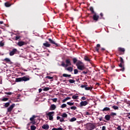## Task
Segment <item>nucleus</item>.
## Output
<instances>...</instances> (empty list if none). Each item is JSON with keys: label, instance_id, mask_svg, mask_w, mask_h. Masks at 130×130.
<instances>
[{"label": "nucleus", "instance_id": "a878e982", "mask_svg": "<svg viewBox=\"0 0 130 130\" xmlns=\"http://www.w3.org/2000/svg\"><path fill=\"white\" fill-rule=\"evenodd\" d=\"M67 104L69 105V106H73L74 103H71V102H68Z\"/></svg>", "mask_w": 130, "mask_h": 130}, {"label": "nucleus", "instance_id": "4468645a", "mask_svg": "<svg viewBox=\"0 0 130 130\" xmlns=\"http://www.w3.org/2000/svg\"><path fill=\"white\" fill-rule=\"evenodd\" d=\"M42 128L47 130L49 128V125L48 124H44L43 126H42Z\"/></svg>", "mask_w": 130, "mask_h": 130}, {"label": "nucleus", "instance_id": "dca6fc26", "mask_svg": "<svg viewBox=\"0 0 130 130\" xmlns=\"http://www.w3.org/2000/svg\"><path fill=\"white\" fill-rule=\"evenodd\" d=\"M56 108V106L55 105H51L50 107L51 110H54Z\"/></svg>", "mask_w": 130, "mask_h": 130}, {"label": "nucleus", "instance_id": "f03ea898", "mask_svg": "<svg viewBox=\"0 0 130 130\" xmlns=\"http://www.w3.org/2000/svg\"><path fill=\"white\" fill-rule=\"evenodd\" d=\"M29 78L26 77V76H23V77L15 78V82H27V81H29Z\"/></svg>", "mask_w": 130, "mask_h": 130}, {"label": "nucleus", "instance_id": "473e14b6", "mask_svg": "<svg viewBox=\"0 0 130 130\" xmlns=\"http://www.w3.org/2000/svg\"><path fill=\"white\" fill-rule=\"evenodd\" d=\"M89 10L91 11V12L92 13V14H94L95 13V12L93 10V7H90L89 8Z\"/></svg>", "mask_w": 130, "mask_h": 130}, {"label": "nucleus", "instance_id": "4be33fe9", "mask_svg": "<svg viewBox=\"0 0 130 130\" xmlns=\"http://www.w3.org/2000/svg\"><path fill=\"white\" fill-rule=\"evenodd\" d=\"M71 74H62V77H71Z\"/></svg>", "mask_w": 130, "mask_h": 130}, {"label": "nucleus", "instance_id": "cd10ccee", "mask_svg": "<svg viewBox=\"0 0 130 130\" xmlns=\"http://www.w3.org/2000/svg\"><path fill=\"white\" fill-rule=\"evenodd\" d=\"M61 116L62 118H67L68 117V114L66 113H62L61 115Z\"/></svg>", "mask_w": 130, "mask_h": 130}, {"label": "nucleus", "instance_id": "412c9836", "mask_svg": "<svg viewBox=\"0 0 130 130\" xmlns=\"http://www.w3.org/2000/svg\"><path fill=\"white\" fill-rule=\"evenodd\" d=\"M110 110V108H108V107H105L104 108L102 111H109Z\"/></svg>", "mask_w": 130, "mask_h": 130}, {"label": "nucleus", "instance_id": "b1692460", "mask_svg": "<svg viewBox=\"0 0 130 130\" xmlns=\"http://www.w3.org/2000/svg\"><path fill=\"white\" fill-rule=\"evenodd\" d=\"M5 6L8 8L9 7H10L11 6V4L9 3V2H7L5 3Z\"/></svg>", "mask_w": 130, "mask_h": 130}, {"label": "nucleus", "instance_id": "20e7f679", "mask_svg": "<svg viewBox=\"0 0 130 130\" xmlns=\"http://www.w3.org/2000/svg\"><path fill=\"white\" fill-rule=\"evenodd\" d=\"M86 127L88 130H93L95 128V126L92 123H87Z\"/></svg>", "mask_w": 130, "mask_h": 130}, {"label": "nucleus", "instance_id": "0e129e2a", "mask_svg": "<svg viewBox=\"0 0 130 130\" xmlns=\"http://www.w3.org/2000/svg\"><path fill=\"white\" fill-rule=\"evenodd\" d=\"M57 130H64L63 128L61 127H58L57 128Z\"/></svg>", "mask_w": 130, "mask_h": 130}, {"label": "nucleus", "instance_id": "4d7b16f0", "mask_svg": "<svg viewBox=\"0 0 130 130\" xmlns=\"http://www.w3.org/2000/svg\"><path fill=\"white\" fill-rule=\"evenodd\" d=\"M47 78H48V79H50V80L53 79V78L51 76H47Z\"/></svg>", "mask_w": 130, "mask_h": 130}, {"label": "nucleus", "instance_id": "e433bc0d", "mask_svg": "<svg viewBox=\"0 0 130 130\" xmlns=\"http://www.w3.org/2000/svg\"><path fill=\"white\" fill-rule=\"evenodd\" d=\"M69 81L70 83H74L76 82V81L74 80V79H69Z\"/></svg>", "mask_w": 130, "mask_h": 130}, {"label": "nucleus", "instance_id": "7ed1b4c3", "mask_svg": "<svg viewBox=\"0 0 130 130\" xmlns=\"http://www.w3.org/2000/svg\"><path fill=\"white\" fill-rule=\"evenodd\" d=\"M66 64H65L64 61H62L61 64V67L67 68L68 67H69L70 66L72 65V63L71 62V60L70 58L66 59Z\"/></svg>", "mask_w": 130, "mask_h": 130}, {"label": "nucleus", "instance_id": "c9c22d12", "mask_svg": "<svg viewBox=\"0 0 130 130\" xmlns=\"http://www.w3.org/2000/svg\"><path fill=\"white\" fill-rule=\"evenodd\" d=\"M36 117L35 115H33L32 117L30 118V119H29L30 121H33Z\"/></svg>", "mask_w": 130, "mask_h": 130}, {"label": "nucleus", "instance_id": "37998d69", "mask_svg": "<svg viewBox=\"0 0 130 130\" xmlns=\"http://www.w3.org/2000/svg\"><path fill=\"white\" fill-rule=\"evenodd\" d=\"M8 100H9V98H5L2 99L3 102H7V101H8Z\"/></svg>", "mask_w": 130, "mask_h": 130}, {"label": "nucleus", "instance_id": "052dcab7", "mask_svg": "<svg viewBox=\"0 0 130 130\" xmlns=\"http://www.w3.org/2000/svg\"><path fill=\"white\" fill-rule=\"evenodd\" d=\"M85 114L87 115H90V113L88 112V111H86V112H85Z\"/></svg>", "mask_w": 130, "mask_h": 130}, {"label": "nucleus", "instance_id": "3c124183", "mask_svg": "<svg viewBox=\"0 0 130 130\" xmlns=\"http://www.w3.org/2000/svg\"><path fill=\"white\" fill-rule=\"evenodd\" d=\"M60 122H65L63 117L60 118L59 120Z\"/></svg>", "mask_w": 130, "mask_h": 130}, {"label": "nucleus", "instance_id": "603ef678", "mask_svg": "<svg viewBox=\"0 0 130 130\" xmlns=\"http://www.w3.org/2000/svg\"><path fill=\"white\" fill-rule=\"evenodd\" d=\"M51 100L53 101V102H55V103H56L57 101V98L52 99Z\"/></svg>", "mask_w": 130, "mask_h": 130}, {"label": "nucleus", "instance_id": "6e6552de", "mask_svg": "<svg viewBox=\"0 0 130 130\" xmlns=\"http://www.w3.org/2000/svg\"><path fill=\"white\" fill-rule=\"evenodd\" d=\"M15 104H12V105L9 106V107L7 109V112L11 113L12 111L13 108L15 107Z\"/></svg>", "mask_w": 130, "mask_h": 130}, {"label": "nucleus", "instance_id": "de8ad7c7", "mask_svg": "<svg viewBox=\"0 0 130 130\" xmlns=\"http://www.w3.org/2000/svg\"><path fill=\"white\" fill-rule=\"evenodd\" d=\"M99 120H100V121H104V122H106V120H103V117H100V118H99Z\"/></svg>", "mask_w": 130, "mask_h": 130}, {"label": "nucleus", "instance_id": "f8f14e48", "mask_svg": "<svg viewBox=\"0 0 130 130\" xmlns=\"http://www.w3.org/2000/svg\"><path fill=\"white\" fill-rule=\"evenodd\" d=\"M88 104V103L87 101H81L80 102V107H84L86 106V105H87Z\"/></svg>", "mask_w": 130, "mask_h": 130}, {"label": "nucleus", "instance_id": "bb28decb", "mask_svg": "<svg viewBox=\"0 0 130 130\" xmlns=\"http://www.w3.org/2000/svg\"><path fill=\"white\" fill-rule=\"evenodd\" d=\"M82 75H86L88 74V69L87 70H85L84 71L82 72L81 73Z\"/></svg>", "mask_w": 130, "mask_h": 130}, {"label": "nucleus", "instance_id": "58836bf2", "mask_svg": "<svg viewBox=\"0 0 130 130\" xmlns=\"http://www.w3.org/2000/svg\"><path fill=\"white\" fill-rule=\"evenodd\" d=\"M4 60L6 61V62H11V60L9 58H5L4 59Z\"/></svg>", "mask_w": 130, "mask_h": 130}, {"label": "nucleus", "instance_id": "774afa93", "mask_svg": "<svg viewBox=\"0 0 130 130\" xmlns=\"http://www.w3.org/2000/svg\"><path fill=\"white\" fill-rule=\"evenodd\" d=\"M52 130H57V128H53Z\"/></svg>", "mask_w": 130, "mask_h": 130}, {"label": "nucleus", "instance_id": "1a4fd4ad", "mask_svg": "<svg viewBox=\"0 0 130 130\" xmlns=\"http://www.w3.org/2000/svg\"><path fill=\"white\" fill-rule=\"evenodd\" d=\"M118 50L120 52V55H123L125 53V49L123 48L119 47L118 48Z\"/></svg>", "mask_w": 130, "mask_h": 130}, {"label": "nucleus", "instance_id": "e2e57ef3", "mask_svg": "<svg viewBox=\"0 0 130 130\" xmlns=\"http://www.w3.org/2000/svg\"><path fill=\"white\" fill-rule=\"evenodd\" d=\"M102 130H106V127L105 126H103Z\"/></svg>", "mask_w": 130, "mask_h": 130}, {"label": "nucleus", "instance_id": "6ab92c4d", "mask_svg": "<svg viewBox=\"0 0 130 130\" xmlns=\"http://www.w3.org/2000/svg\"><path fill=\"white\" fill-rule=\"evenodd\" d=\"M83 62H82L81 61L78 60L77 61V63H76V67H77V68L78 69V67H79V66H81V64H82Z\"/></svg>", "mask_w": 130, "mask_h": 130}, {"label": "nucleus", "instance_id": "4c0bfd02", "mask_svg": "<svg viewBox=\"0 0 130 130\" xmlns=\"http://www.w3.org/2000/svg\"><path fill=\"white\" fill-rule=\"evenodd\" d=\"M74 72L75 75L78 74V73H79V71L78 70V69H74Z\"/></svg>", "mask_w": 130, "mask_h": 130}, {"label": "nucleus", "instance_id": "9d476101", "mask_svg": "<svg viewBox=\"0 0 130 130\" xmlns=\"http://www.w3.org/2000/svg\"><path fill=\"white\" fill-rule=\"evenodd\" d=\"M78 69L80 71H83L86 70V68L83 63H82V64H81V66H78Z\"/></svg>", "mask_w": 130, "mask_h": 130}, {"label": "nucleus", "instance_id": "5fc2aeb1", "mask_svg": "<svg viewBox=\"0 0 130 130\" xmlns=\"http://www.w3.org/2000/svg\"><path fill=\"white\" fill-rule=\"evenodd\" d=\"M87 86H88V85H81V88H85V89H86V87Z\"/></svg>", "mask_w": 130, "mask_h": 130}, {"label": "nucleus", "instance_id": "39448f33", "mask_svg": "<svg viewBox=\"0 0 130 130\" xmlns=\"http://www.w3.org/2000/svg\"><path fill=\"white\" fill-rule=\"evenodd\" d=\"M48 40L49 43H51V44L53 45L55 47H58L59 46H60V44L56 43L54 41H53V40L49 38Z\"/></svg>", "mask_w": 130, "mask_h": 130}, {"label": "nucleus", "instance_id": "9b49d317", "mask_svg": "<svg viewBox=\"0 0 130 130\" xmlns=\"http://www.w3.org/2000/svg\"><path fill=\"white\" fill-rule=\"evenodd\" d=\"M17 51H18V50H17V49L14 48V49L12 50V51H11V52H10L9 55H10V56H13V55H15V53H16Z\"/></svg>", "mask_w": 130, "mask_h": 130}, {"label": "nucleus", "instance_id": "2eb2a0df", "mask_svg": "<svg viewBox=\"0 0 130 130\" xmlns=\"http://www.w3.org/2000/svg\"><path fill=\"white\" fill-rule=\"evenodd\" d=\"M43 45L45 47H47V48L50 47V46H51L50 44H49L48 41H46L45 43L43 44Z\"/></svg>", "mask_w": 130, "mask_h": 130}, {"label": "nucleus", "instance_id": "2f4dec72", "mask_svg": "<svg viewBox=\"0 0 130 130\" xmlns=\"http://www.w3.org/2000/svg\"><path fill=\"white\" fill-rule=\"evenodd\" d=\"M36 128H37V127H36L35 125H31V126H30V129H31V130H36Z\"/></svg>", "mask_w": 130, "mask_h": 130}, {"label": "nucleus", "instance_id": "ddd939ff", "mask_svg": "<svg viewBox=\"0 0 130 130\" xmlns=\"http://www.w3.org/2000/svg\"><path fill=\"white\" fill-rule=\"evenodd\" d=\"M26 44V43L23 41H19L17 43V45L19 46H23V45H25Z\"/></svg>", "mask_w": 130, "mask_h": 130}, {"label": "nucleus", "instance_id": "c03bdc74", "mask_svg": "<svg viewBox=\"0 0 130 130\" xmlns=\"http://www.w3.org/2000/svg\"><path fill=\"white\" fill-rule=\"evenodd\" d=\"M71 110H75L77 109L76 106H72L71 108Z\"/></svg>", "mask_w": 130, "mask_h": 130}, {"label": "nucleus", "instance_id": "f704fd0d", "mask_svg": "<svg viewBox=\"0 0 130 130\" xmlns=\"http://www.w3.org/2000/svg\"><path fill=\"white\" fill-rule=\"evenodd\" d=\"M73 63H74V64H75V63H77V62H78V60L76 58H73Z\"/></svg>", "mask_w": 130, "mask_h": 130}, {"label": "nucleus", "instance_id": "6e6d98bb", "mask_svg": "<svg viewBox=\"0 0 130 130\" xmlns=\"http://www.w3.org/2000/svg\"><path fill=\"white\" fill-rule=\"evenodd\" d=\"M118 130H121V127L120 125H118V127L117 128Z\"/></svg>", "mask_w": 130, "mask_h": 130}, {"label": "nucleus", "instance_id": "a18cd8bd", "mask_svg": "<svg viewBox=\"0 0 130 130\" xmlns=\"http://www.w3.org/2000/svg\"><path fill=\"white\" fill-rule=\"evenodd\" d=\"M117 115V114L116 113H113V112H112L111 113H110V115L111 116H115Z\"/></svg>", "mask_w": 130, "mask_h": 130}, {"label": "nucleus", "instance_id": "c756f323", "mask_svg": "<svg viewBox=\"0 0 130 130\" xmlns=\"http://www.w3.org/2000/svg\"><path fill=\"white\" fill-rule=\"evenodd\" d=\"M76 120H77V118L76 117H72V118L70 119V121L74 122V121H76Z\"/></svg>", "mask_w": 130, "mask_h": 130}, {"label": "nucleus", "instance_id": "bf43d9fd", "mask_svg": "<svg viewBox=\"0 0 130 130\" xmlns=\"http://www.w3.org/2000/svg\"><path fill=\"white\" fill-rule=\"evenodd\" d=\"M19 39H20L19 36H16V37H15V40H18Z\"/></svg>", "mask_w": 130, "mask_h": 130}, {"label": "nucleus", "instance_id": "f3484780", "mask_svg": "<svg viewBox=\"0 0 130 130\" xmlns=\"http://www.w3.org/2000/svg\"><path fill=\"white\" fill-rule=\"evenodd\" d=\"M111 116L110 115H106L105 117V119L109 121L110 120Z\"/></svg>", "mask_w": 130, "mask_h": 130}, {"label": "nucleus", "instance_id": "09e8293b", "mask_svg": "<svg viewBox=\"0 0 130 130\" xmlns=\"http://www.w3.org/2000/svg\"><path fill=\"white\" fill-rule=\"evenodd\" d=\"M5 94H7V95H11L12 94V92H5Z\"/></svg>", "mask_w": 130, "mask_h": 130}, {"label": "nucleus", "instance_id": "680f3d73", "mask_svg": "<svg viewBox=\"0 0 130 130\" xmlns=\"http://www.w3.org/2000/svg\"><path fill=\"white\" fill-rule=\"evenodd\" d=\"M100 46H101L100 44H96V47L98 48H99L100 47Z\"/></svg>", "mask_w": 130, "mask_h": 130}, {"label": "nucleus", "instance_id": "79ce46f5", "mask_svg": "<svg viewBox=\"0 0 130 130\" xmlns=\"http://www.w3.org/2000/svg\"><path fill=\"white\" fill-rule=\"evenodd\" d=\"M100 16H101L100 19H104V17H103L104 14L102 12H101Z\"/></svg>", "mask_w": 130, "mask_h": 130}, {"label": "nucleus", "instance_id": "0eeeda50", "mask_svg": "<svg viewBox=\"0 0 130 130\" xmlns=\"http://www.w3.org/2000/svg\"><path fill=\"white\" fill-rule=\"evenodd\" d=\"M93 14H94V15L92 16L93 20L95 21H99V19L100 18L99 16L98 15V14L96 13V12H94V13H93Z\"/></svg>", "mask_w": 130, "mask_h": 130}, {"label": "nucleus", "instance_id": "aec40b11", "mask_svg": "<svg viewBox=\"0 0 130 130\" xmlns=\"http://www.w3.org/2000/svg\"><path fill=\"white\" fill-rule=\"evenodd\" d=\"M10 102H8V103H6L5 104V105H4V107L5 108H8L9 107V106H10Z\"/></svg>", "mask_w": 130, "mask_h": 130}, {"label": "nucleus", "instance_id": "69168bd1", "mask_svg": "<svg viewBox=\"0 0 130 130\" xmlns=\"http://www.w3.org/2000/svg\"><path fill=\"white\" fill-rule=\"evenodd\" d=\"M42 91V89H41V88L39 89V93L41 92Z\"/></svg>", "mask_w": 130, "mask_h": 130}, {"label": "nucleus", "instance_id": "423d86ee", "mask_svg": "<svg viewBox=\"0 0 130 130\" xmlns=\"http://www.w3.org/2000/svg\"><path fill=\"white\" fill-rule=\"evenodd\" d=\"M54 114V111H51L47 113V115L49 117V119L50 120H53V116Z\"/></svg>", "mask_w": 130, "mask_h": 130}, {"label": "nucleus", "instance_id": "7c9ffc66", "mask_svg": "<svg viewBox=\"0 0 130 130\" xmlns=\"http://www.w3.org/2000/svg\"><path fill=\"white\" fill-rule=\"evenodd\" d=\"M112 108H113L115 110L119 109L118 106H112Z\"/></svg>", "mask_w": 130, "mask_h": 130}, {"label": "nucleus", "instance_id": "338daca9", "mask_svg": "<svg viewBox=\"0 0 130 130\" xmlns=\"http://www.w3.org/2000/svg\"><path fill=\"white\" fill-rule=\"evenodd\" d=\"M60 120V117L59 116H58L57 117V120Z\"/></svg>", "mask_w": 130, "mask_h": 130}, {"label": "nucleus", "instance_id": "13d9d810", "mask_svg": "<svg viewBox=\"0 0 130 130\" xmlns=\"http://www.w3.org/2000/svg\"><path fill=\"white\" fill-rule=\"evenodd\" d=\"M81 99L83 100V101H85L86 100V98H85V96H82L81 98Z\"/></svg>", "mask_w": 130, "mask_h": 130}, {"label": "nucleus", "instance_id": "49530a36", "mask_svg": "<svg viewBox=\"0 0 130 130\" xmlns=\"http://www.w3.org/2000/svg\"><path fill=\"white\" fill-rule=\"evenodd\" d=\"M5 45V43H3L2 41H1L0 42V46L1 47H2L3 46H4Z\"/></svg>", "mask_w": 130, "mask_h": 130}, {"label": "nucleus", "instance_id": "c85d7f7f", "mask_svg": "<svg viewBox=\"0 0 130 130\" xmlns=\"http://www.w3.org/2000/svg\"><path fill=\"white\" fill-rule=\"evenodd\" d=\"M84 60H86V61H88V62H90V61H91V60H90V58H88V57L87 56H85L84 57Z\"/></svg>", "mask_w": 130, "mask_h": 130}, {"label": "nucleus", "instance_id": "5701e85b", "mask_svg": "<svg viewBox=\"0 0 130 130\" xmlns=\"http://www.w3.org/2000/svg\"><path fill=\"white\" fill-rule=\"evenodd\" d=\"M93 89V86H90L87 87V86L85 87V90H91Z\"/></svg>", "mask_w": 130, "mask_h": 130}, {"label": "nucleus", "instance_id": "8fccbe9b", "mask_svg": "<svg viewBox=\"0 0 130 130\" xmlns=\"http://www.w3.org/2000/svg\"><path fill=\"white\" fill-rule=\"evenodd\" d=\"M50 89V88L49 87H45L43 89L44 91H48Z\"/></svg>", "mask_w": 130, "mask_h": 130}, {"label": "nucleus", "instance_id": "a211bd4d", "mask_svg": "<svg viewBox=\"0 0 130 130\" xmlns=\"http://www.w3.org/2000/svg\"><path fill=\"white\" fill-rule=\"evenodd\" d=\"M66 70L68 71L69 72H72L73 68L72 67H68V68H66Z\"/></svg>", "mask_w": 130, "mask_h": 130}, {"label": "nucleus", "instance_id": "f257e3e1", "mask_svg": "<svg viewBox=\"0 0 130 130\" xmlns=\"http://www.w3.org/2000/svg\"><path fill=\"white\" fill-rule=\"evenodd\" d=\"M119 58L120 63L119 64V67L121 68L119 70L123 72L125 71L124 61L123 60L122 57H119Z\"/></svg>", "mask_w": 130, "mask_h": 130}, {"label": "nucleus", "instance_id": "72a5a7b5", "mask_svg": "<svg viewBox=\"0 0 130 130\" xmlns=\"http://www.w3.org/2000/svg\"><path fill=\"white\" fill-rule=\"evenodd\" d=\"M78 98H79V96L78 95H74L72 96V99L77 100L78 99Z\"/></svg>", "mask_w": 130, "mask_h": 130}, {"label": "nucleus", "instance_id": "864d4df0", "mask_svg": "<svg viewBox=\"0 0 130 130\" xmlns=\"http://www.w3.org/2000/svg\"><path fill=\"white\" fill-rule=\"evenodd\" d=\"M95 50L96 51H97V52H99V48H98L97 47H95Z\"/></svg>", "mask_w": 130, "mask_h": 130}, {"label": "nucleus", "instance_id": "393cba45", "mask_svg": "<svg viewBox=\"0 0 130 130\" xmlns=\"http://www.w3.org/2000/svg\"><path fill=\"white\" fill-rule=\"evenodd\" d=\"M71 99V98H70L69 96H68L67 98H65L64 100H62V103H65L67 102V101Z\"/></svg>", "mask_w": 130, "mask_h": 130}, {"label": "nucleus", "instance_id": "a19ab883", "mask_svg": "<svg viewBox=\"0 0 130 130\" xmlns=\"http://www.w3.org/2000/svg\"><path fill=\"white\" fill-rule=\"evenodd\" d=\"M29 124H32V125H35L36 124V121H32L31 122H29Z\"/></svg>", "mask_w": 130, "mask_h": 130}, {"label": "nucleus", "instance_id": "ea45409f", "mask_svg": "<svg viewBox=\"0 0 130 130\" xmlns=\"http://www.w3.org/2000/svg\"><path fill=\"white\" fill-rule=\"evenodd\" d=\"M67 105H66V104H62V105L61 106L60 108H64L67 107Z\"/></svg>", "mask_w": 130, "mask_h": 130}]
</instances>
